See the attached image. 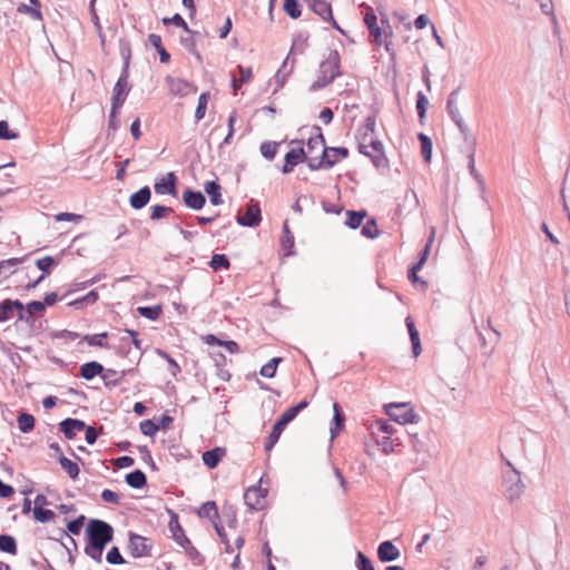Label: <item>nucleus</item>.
Here are the masks:
<instances>
[{
	"instance_id": "nucleus-1",
	"label": "nucleus",
	"mask_w": 570,
	"mask_h": 570,
	"mask_svg": "<svg viewBox=\"0 0 570 570\" xmlns=\"http://www.w3.org/2000/svg\"><path fill=\"white\" fill-rule=\"evenodd\" d=\"M306 147V163L311 169L328 168L337 163V158L330 157L328 148H326L325 139L321 132L311 136Z\"/></svg>"
},
{
	"instance_id": "nucleus-2",
	"label": "nucleus",
	"mask_w": 570,
	"mask_h": 570,
	"mask_svg": "<svg viewBox=\"0 0 570 570\" xmlns=\"http://www.w3.org/2000/svg\"><path fill=\"white\" fill-rule=\"evenodd\" d=\"M367 128L371 131V134H365L363 136L362 141L360 142L358 146V151L371 158L375 167H386L387 158L384 154V146L379 139H375L372 136L374 131V121L371 119H367Z\"/></svg>"
},
{
	"instance_id": "nucleus-3",
	"label": "nucleus",
	"mask_w": 570,
	"mask_h": 570,
	"mask_svg": "<svg viewBox=\"0 0 570 570\" xmlns=\"http://www.w3.org/2000/svg\"><path fill=\"white\" fill-rule=\"evenodd\" d=\"M307 405H308V402L304 400V401L299 402L297 405L287 409L282 414L279 420L274 424L272 432L266 438L265 445H264L265 451L269 452L274 448V445L278 442L286 425L289 422H292L295 419V416Z\"/></svg>"
},
{
	"instance_id": "nucleus-4",
	"label": "nucleus",
	"mask_w": 570,
	"mask_h": 570,
	"mask_svg": "<svg viewBox=\"0 0 570 570\" xmlns=\"http://www.w3.org/2000/svg\"><path fill=\"white\" fill-rule=\"evenodd\" d=\"M340 75V59L336 52L331 55L320 66L318 79L313 83L312 88H323L331 83Z\"/></svg>"
},
{
	"instance_id": "nucleus-5",
	"label": "nucleus",
	"mask_w": 570,
	"mask_h": 570,
	"mask_svg": "<svg viewBox=\"0 0 570 570\" xmlns=\"http://www.w3.org/2000/svg\"><path fill=\"white\" fill-rule=\"evenodd\" d=\"M268 490L262 487V479L256 485L249 487L244 493V502L249 511H263L267 507Z\"/></svg>"
},
{
	"instance_id": "nucleus-6",
	"label": "nucleus",
	"mask_w": 570,
	"mask_h": 570,
	"mask_svg": "<svg viewBox=\"0 0 570 570\" xmlns=\"http://www.w3.org/2000/svg\"><path fill=\"white\" fill-rule=\"evenodd\" d=\"M88 534L91 544L106 547L112 540V528L105 521L91 520Z\"/></svg>"
},
{
	"instance_id": "nucleus-7",
	"label": "nucleus",
	"mask_w": 570,
	"mask_h": 570,
	"mask_svg": "<svg viewBox=\"0 0 570 570\" xmlns=\"http://www.w3.org/2000/svg\"><path fill=\"white\" fill-rule=\"evenodd\" d=\"M386 414L400 424L414 423L416 414L409 403H391L385 406Z\"/></svg>"
},
{
	"instance_id": "nucleus-8",
	"label": "nucleus",
	"mask_w": 570,
	"mask_h": 570,
	"mask_svg": "<svg viewBox=\"0 0 570 570\" xmlns=\"http://www.w3.org/2000/svg\"><path fill=\"white\" fill-rule=\"evenodd\" d=\"M129 92L128 88V73L126 71L119 77L117 82L115 83L111 97V110L110 116L115 118L118 114V110L125 104L127 96Z\"/></svg>"
},
{
	"instance_id": "nucleus-9",
	"label": "nucleus",
	"mask_w": 570,
	"mask_h": 570,
	"mask_svg": "<svg viewBox=\"0 0 570 570\" xmlns=\"http://www.w3.org/2000/svg\"><path fill=\"white\" fill-rule=\"evenodd\" d=\"M128 549L134 558H142L150 556L151 546L147 543V538L131 533Z\"/></svg>"
},
{
	"instance_id": "nucleus-10",
	"label": "nucleus",
	"mask_w": 570,
	"mask_h": 570,
	"mask_svg": "<svg viewBox=\"0 0 570 570\" xmlns=\"http://www.w3.org/2000/svg\"><path fill=\"white\" fill-rule=\"evenodd\" d=\"M297 146L293 147L286 155H285V164L282 168V171L284 174H289L293 171L294 167L303 161H306V155L305 149L301 145V142H296Z\"/></svg>"
},
{
	"instance_id": "nucleus-11",
	"label": "nucleus",
	"mask_w": 570,
	"mask_h": 570,
	"mask_svg": "<svg viewBox=\"0 0 570 570\" xmlns=\"http://www.w3.org/2000/svg\"><path fill=\"white\" fill-rule=\"evenodd\" d=\"M364 23L368 28L370 35L373 37L375 45L381 46L383 43V36L381 28L377 26V17L372 7L366 6Z\"/></svg>"
},
{
	"instance_id": "nucleus-12",
	"label": "nucleus",
	"mask_w": 570,
	"mask_h": 570,
	"mask_svg": "<svg viewBox=\"0 0 570 570\" xmlns=\"http://www.w3.org/2000/svg\"><path fill=\"white\" fill-rule=\"evenodd\" d=\"M312 9L324 21L331 22L333 28H335L338 31H342V29L333 18L332 6L327 0H313Z\"/></svg>"
},
{
	"instance_id": "nucleus-13",
	"label": "nucleus",
	"mask_w": 570,
	"mask_h": 570,
	"mask_svg": "<svg viewBox=\"0 0 570 570\" xmlns=\"http://www.w3.org/2000/svg\"><path fill=\"white\" fill-rule=\"evenodd\" d=\"M167 82L170 92L175 96L184 97L197 91V88L194 85L180 78L167 77Z\"/></svg>"
},
{
	"instance_id": "nucleus-14",
	"label": "nucleus",
	"mask_w": 570,
	"mask_h": 570,
	"mask_svg": "<svg viewBox=\"0 0 570 570\" xmlns=\"http://www.w3.org/2000/svg\"><path fill=\"white\" fill-rule=\"evenodd\" d=\"M261 222V208L257 204L249 205L243 215L237 216V223L243 226L254 227Z\"/></svg>"
},
{
	"instance_id": "nucleus-15",
	"label": "nucleus",
	"mask_w": 570,
	"mask_h": 570,
	"mask_svg": "<svg viewBox=\"0 0 570 570\" xmlns=\"http://www.w3.org/2000/svg\"><path fill=\"white\" fill-rule=\"evenodd\" d=\"M17 12L20 14L29 16L32 20L42 21L43 16L41 12V2L39 0H29V4L20 3L17 7Z\"/></svg>"
},
{
	"instance_id": "nucleus-16",
	"label": "nucleus",
	"mask_w": 570,
	"mask_h": 570,
	"mask_svg": "<svg viewBox=\"0 0 570 570\" xmlns=\"http://www.w3.org/2000/svg\"><path fill=\"white\" fill-rule=\"evenodd\" d=\"M86 429V424L81 420L77 419H66L60 423V431L65 434V436L69 440L73 439L78 432H81Z\"/></svg>"
},
{
	"instance_id": "nucleus-17",
	"label": "nucleus",
	"mask_w": 570,
	"mask_h": 570,
	"mask_svg": "<svg viewBox=\"0 0 570 570\" xmlns=\"http://www.w3.org/2000/svg\"><path fill=\"white\" fill-rule=\"evenodd\" d=\"M155 191L159 195L170 194L176 195V176L174 173H168L159 181L155 184Z\"/></svg>"
},
{
	"instance_id": "nucleus-18",
	"label": "nucleus",
	"mask_w": 570,
	"mask_h": 570,
	"mask_svg": "<svg viewBox=\"0 0 570 570\" xmlns=\"http://www.w3.org/2000/svg\"><path fill=\"white\" fill-rule=\"evenodd\" d=\"M377 557L382 562H390L400 557V551L391 541H384L379 546Z\"/></svg>"
},
{
	"instance_id": "nucleus-19",
	"label": "nucleus",
	"mask_w": 570,
	"mask_h": 570,
	"mask_svg": "<svg viewBox=\"0 0 570 570\" xmlns=\"http://www.w3.org/2000/svg\"><path fill=\"white\" fill-rule=\"evenodd\" d=\"M150 196L149 187L145 186L130 196L129 204L134 209H141L149 203Z\"/></svg>"
},
{
	"instance_id": "nucleus-20",
	"label": "nucleus",
	"mask_w": 570,
	"mask_h": 570,
	"mask_svg": "<svg viewBox=\"0 0 570 570\" xmlns=\"http://www.w3.org/2000/svg\"><path fill=\"white\" fill-rule=\"evenodd\" d=\"M448 111L452 118V120L456 124L462 132L468 131V126L464 122V119L461 115L460 108L458 106L456 100L451 96L446 104Z\"/></svg>"
},
{
	"instance_id": "nucleus-21",
	"label": "nucleus",
	"mask_w": 570,
	"mask_h": 570,
	"mask_svg": "<svg viewBox=\"0 0 570 570\" xmlns=\"http://www.w3.org/2000/svg\"><path fill=\"white\" fill-rule=\"evenodd\" d=\"M226 450L223 448H215L203 453V462L209 469H215L222 459L225 456Z\"/></svg>"
},
{
	"instance_id": "nucleus-22",
	"label": "nucleus",
	"mask_w": 570,
	"mask_h": 570,
	"mask_svg": "<svg viewBox=\"0 0 570 570\" xmlns=\"http://www.w3.org/2000/svg\"><path fill=\"white\" fill-rule=\"evenodd\" d=\"M199 518L208 519L213 524L218 521L219 512L216 502L207 501L197 511Z\"/></svg>"
},
{
	"instance_id": "nucleus-23",
	"label": "nucleus",
	"mask_w": 570,
	"mask_h": 570,
	"mask_svg": "<svg viewBox=\"0 0 570 570\" xmlns=\"http://www.w3.org/2000/svg\"><path fill=\"white\" fill-rule=\"evenodd\" d=\"M185 204L193 209H200L206 203L205 196L200 191L186 190L183 195Z\"/></svg>"
},
{
	"instance_id": "nucleus-24",
	"label": "nucleus",
	"mask_w": 570,
	"mask_h": 570,
	"mask_svg": "<svg viewBox=\"0 0 570 570\" xmlns=\"http://www.w3.org/2000/svg\"><path fill=\"white\" fill-rule=\"evenodd\" d=\"M102 372V365L97 362L85 363L80 368V374L86 380H92L95 376L100 375Z\"/></svg>"
},
{
	"instance_id": "nucleus-25",
	"label": "nucleus",
	"mask_w": 570,
	"mask_h": 570,
	"mask_svg": "<svg viewBox=\"0 0 570 570\" xmlns=\"http://www.w3.org/2000/svg\"><path fill=\"white\" fill-rule=\"evenodd\" d=\"M126 482L134 489H140L146 485L147 478L142 471L136 470L126 475Z\"/></svg>"
},
{
	"instance_id": "nucleus-26",
	"label": "nucleus",
	"mask_w": 570,
	"mask_h": 570,
	"mask_svg": "<svg viewBox=\"0 0 570 570\" xmlns=\"http://www.w3.org/2000/svg\"><path fill=\"white\" fill-rule=\"evenodd\" d=\"M205 191L210 198L213 205H220L223 203L220 195V186L216 181H208L205 184Z\"/></svg>"
},
{
	"instance_id": "nucleus-27",
	"label": "nucleus",
	"mask_w": 570,
	"mask_h": 570,
	"mask_svg": "<svg viewBox=\"0 0 570 570\" xmlns=\"http://www.w3.org/2000/svg\"><path fill=\"white\" fill-rule=\"evenodd\" d=\"M59 463L72 480H76L78 478L80 469L76 462L69 460L68 458L61 454L59 456Z\"/></svg>"
},
{
	"instance_id": "nucleus-28",
	"label": "nucleus",
	"mask_w": 570,
	"mask_h": 570,
	"mask_svg": "<svg viewBox=\"0 0 570 570\" xmlns=\"http://www.w3.org/2000/svg\"><path fill=\"white\" fill-rule=\"evenodd\" d=\"M18 428L21 432L28 433L35 428V417L29 413H20L17 417Z\"/></svg>"
},
{
	"instance_id": "nucleus-29",
	"label": "nucleus",
	"mask_w": 570,
	"mask_h": 570,
	"mask_svg": "<svg viewBox=\"0 0 570 570\" xmlns=\"http://www.w3.org/2000/svg\"><path fill=\"white\" fill-rule=\"evenodd\" d=\"M434 238H435V228L432 227L428 243L421 254L419 262L415 264V269H422V267L424 266L425 262L428 261V258L430 256Z\"/></svg>"
},
{
	"instance_id": "nucleus-30",
	"label": "nucleus",
	"mask_w": 570,
	"mask_h": 570,
	"mask_svg": "<svg viewBox=\"0 0 570 570\" xmlns=\"http://www.w3.org/2000/svg\"><path fill=\"white\" fill-rule=\"evenodd\" d=\"M366 216V213L365 212H352V210H348L346 213V222L345 224L351 227V228H358L364 218Z\"/></svg>"
},
{
	"instance_id": "nucleus-31",
	"label": "nucleus",
	"mask_w": 570,
	"mask_h": 570,
	"mask_svg": "<svg viewBox=\"0 0 570 570\" xmlns=\"http://www.w3.org/2000/svg\"><path fill=\"white\" fill-rule=\"evenodd\" d=\"M32 512H33V518L38 522H41V523H46V522L52 521L55 519V517H56V514H55V512L52 510L43 509V508H40V507H35L32 509Z\"/></svg>"
},
{
	"instance_id": "nucleus-32",
	"label": "nucleus",
	"mask_w": 570,
	"mask_h": 570,
	"mask_svg": "<svg viewBox=\"0 0 570 570\" xmlns=\"http://www.w3.org/2000/svg\"><path fill=\"white\" fill-rule=\"evenodd\" d=\"M0 550L10 554H16L17 543L14 538L7 534L0 535Z\"/></svg>"
},
{
	"instance_id": "nucleus-33",
	"label": "nucleus",
	"mask_w": 570,
	"mask_h": 570,
	"mask_svg": "<svg viewBox=\"0 0 570 570\" xmlns=\"http://www.w3.org/2000/svg\"><path fill=\"white\" fill-rule=\"evenodd\" d=\"M282 361L281 357H273L268 363L262 366L259 373L262 376L272 379L276 374L277 365Z\"/></svg>"
},
{
	"instance_id": "nucleus-34",
	"label": "nucleus",
	"mask_w": 570,
	"mask_h": 570,
	"mask_svg": "<svg viewBox=\"0 0 570 570\" xmlns=\"http://www.w3.org/2000/svg\"><path fill=\"white\" fill-rule=\"evenodd\" d=\"M209 92H203L198 98V104L195 111V118L197 121L205 117L207 104L209 100Z\"/></svg>"
},
{
	"instance_id": "nucleus-35",
	"label": "nucleus",
	"mask_w": 570,
	"mask_h": 570,
	"mask_svg": "<svg viewBox=\"0 0 570 570\" xmlns=\"http://www.w3.org/2000/svg\"><path fill=\"white\" fill-rule=\"evenodd\" d=\"M283 9L293 19L301 17L302 11L297 0H285Z\"/></svg>"
},
{
	"instance_id": "nucleus-36",
	"label": "nucleus",
	"mask_w": 570,
	"mask_h": 570,
	"mask_svg": "<svg viewBox=\"0 0 570 570\" xmlns=\"http://www.w3.org/2000/svg\"><path fill=\"white\" fill-rule=\"evenodd\" d=\"M137 311L141 316L151 321L157 320L161 314V307L159 305L138 307Z\"/></svg>"
},
{
	"instance_id": "nucleus-37",
	"label": "nucleus",
	"mask_w": 570,
	"mask_h": 570,
	"mask_svg": "<svg viewBox=\"0 0 570 570\" xmlns=\"http://www.w3.org/2000/svg\"><path fill=\"white\" fill-rule=\"evenodd\" d=\"M419 140L421 141V149H422V155H423L424 159L426 161H430L431 156H432L431 139L426 135L421 132V134H419Z\"/></svg>"
},
{
	"instance_id": "nucleus-38",
	"label": "nucleus",
	"mask_w": 570,
	"mask_h": 570,
	"mask_svg": "<svg viewBox=\"0 0 570 570\" xmlns=\"http://www.w3.org/2000/svg\"><path fill=\"white\" fill-rule=\"evenodd\" d=\"M12 299H4L0 307V322H7L13 317Z\"/></svg>"
},
{
	"instance_id": "nucleus-39",
	"label": "nucleus",
	"mask_w": 570,
	"mask_h": 570,
	"mask_svg": "<svg viewBox=\"0 0 570 570\" xmlns=\"http://www.w3.org/2000/svg\"><path fill=\"white\" fill-rule=\"evenodd\" d=\"M278 144L275 141H265L261 145V154L266 159H273L277 153Z\"/></svg>"
},
{
	"instance_id": "nucleus-40",
	"label": "nucleus",
	"mask_w": 570,
	"mask_h": 570,
	"mask_svg": "<svg viewBox=\"0 0 570 570\" xmlns=\"http://www.w3.org/2000/svg\"><path fill=\"white\" fill-rule=\"evenodd\" d=\"M333 412H334L335 429H332V434L334 436L335 433L341 431L344 426V415L341 412L340 405L337 403L333 404Z\"/></svg>"
},
{
	"instance_id": "nucleus-41",
	"label": "nucleus",
	"mask_w": 570,
	"mask_h": 570,
	"mask_svg": "<svg viewBox=\"0 0 570 570\" xmlns=\"http://www.w3.org/2000/svg\"><path fill=\"white\" fill-rule=\"evenodd\" d=\"M523 488L524 485L522 484L520 478L518 476L515 482L507 489L509 500L514 501L515 499H518L521 495Z\"/></svg>"
},
{
	"instance_id": "nucleus-42",
	"label": "nucleus",
	"mask_w": 570,
	"mask_h": 570,
	"mask_svg": "<svg viewBox=\"0 0 570 570\" xmlns=\"http://www.w3.org/2000/svg\"><path fill=\"white\" fill-rule=\"evenodd\" d=\"M210 267L215 271L219 268H228L230 263L228 258L223 254H215L209 263Z\"/></svg>"
},
{
	"instance_id": "nucleus-43",
	"label": "nucleus",
	"mask_w": 570,
	"mask_h": 570,
	"mask_svg": "<svg viewBox=\"0 0 570 570\" xmlns=\"http://www.w3.org/2000/svg\"><path fill=\"white\" fill-rule=\"evenodd\" d=\"M108 336V334L101 333V334H95V335H87L85 336V341L90 346H99V347H107V343L105 342V338Z\"/></svg>"
},
{
	"instance_id": "nucleus-44",
	"label": "nucleus",
	"mask_w": 570,
	"mask_h": 570,
	"mask_svg": "<svg viewBox=\"0 0 570 570\" xmlns=\"http://www.w3.org/2000/svg\"><path fill=\"white\" fill-rule=\"evenodd\" d=\"M163 23L164 24L173 23L176 27L183 28L186 32L191 33V30L189 29L186 21L183 19V17L179 13H175L171 18H164Z\"/></svg>"
},
{
	"instance_id": "nucleus-45",
	"label": "nucleus",
	"mask_w": 570,
	"mask_h": 570,
	"mask_svg": "<svg viewBox=\"0 0 570 570\" xmlns=\"http://www.w3.org/2000/svg\"><path fill=\"white\" fill-rule=\"evenodd\" d=\"M362 234L368 238H375L379 236L380 230L374 219H370L363 226Z\"/></svg>"
},
{
	"instance_id": "nucleus-46",
	"label": "nucleus",
	"mask_w": 570,
	"mask_h": 570,
	"mask_svg": "<svg viewBox=\"0 0 570 570\" xmlns=\"http://www.w3.org/2000/svg\"><path fill=\"white\" fill-rule=\"evenodd\" d=\"M18 138V132L10 130L9 124L6 120L0 121V139L12 140Z\"/></svg>"
},
{
	"instance_id": "nucleus-47",
	"label": "nucleus",
	"mask_w": 570,
	"mask_h": 570,
	"mask_svg": "<svg viewBox=\"0 0 570 570\" xmlns=\"http://www.w3.org/2000/svg\"><path fill=\"white\" fill-rule=\"evenodd\" d=\"M173 209L170 207H166L163 205H155L151 207L150 218L153 220L160 219L165 217L166 215L170 214Z\"/></svg>"
},
{
	"instance_id": "nucleus-48",
	"label": "nucleus",
	"mask_w": 570,
	"mask_h": 570,
	"mask_svg": "<svg viewBox=\"0 0 570 570\" xmlns=\"http://www.w3.org/2000/svg\"><path fill=\"white\" fill-rule=\"evenodd\" d=\"M356 567L358 570H375L372 561L361 551L357 552Z\"/></svg>"
},
{
	"instance_id": "nucleus-49",
	"label": "nucleus",
	"mask_w": 570,
	"mask_h": 570,
	"mask_svg": "<svg viewBox=\"0 0 570 570\" xmlns=\"http://www.w3.org/2000/svg\"><path fill=\"white\" fill-rule=\"evenodd\" d=\"M104 549H105V547H102V546H95V544L90 543L88 547H86L85 551L95 561L101 562Z\"/></svg>"
},
{
	"instance_id": "nucleus-50",
	"label": "nucleus",
	"mask_w": 570,
	"mask_h": 570,
	"mask_svg": "<svg viewBox=\"0 0 570 570\" xmlns=\"http://www.w3.org/2000/svg\"><path fill=\"white\" fill-rule=\"evenodd\" d=\"M159 428L151 420H145L140 423V431L142 434L153 436L158 432Z\"/></svg>"
},
{
	"instance_id": "nucleus-51",
	"label": "nucleus",
	"mask_w": 570,
	"mask_h": 570,
	"mask_svg": "<svg viewBox=\"0 0 570 570\" xmlns=\"http://www.w3.org/2000/svg\"><path fill=\"white\" fill-rule=\"evenodd\" d=\"M284 237L282 239V245L284 249H291L294 246V236L292 235L288 223L285 222L283 225Z\"/></svg>"
},
{
	"instance_id": "nucleus-52",
	"label": "nucleus",
	"mask_w": 570,
	"mask_h": 570,
	"mask_svg": "<svg viewBox=\"0 0 570 570\" xmlns=\"http://www.w3.org/2000/svg\"><path fill=\"white\" fill-rule=\"evenodd\" d=\"M106 560L110 564H121L125 562L117 547H114L109 550V552L106 556Z\"/></svg>"
},
{
	"instance_id": "nucleus-53",
	"label": "nucleus",
	"mask_w": 570,
	"mask_h": 570,
	"mask_svg": "<svg viewBox=\"0 0 570 570\" xmlns=\"http://www.w3.org/2000/svg\"><path fill=\"white\" fill-rule=\"evenodd\" d=\"M83 521H85V517L80 515L79 518L68 522V524H67L68 531L73 535H78L81 532Z\"/></svg>"
},
{
	"instance_id": "nucleus-54",
	"label": "nucleus",
	"mask_w": 570,
	"mask_h": 570,
	"mask_svg": "<svg viewBox=\"0 0 570 570\" xmlns=\"http://www.w3.org/2000/svg\"><path fill=\"white\" fill-rule=\"evenodd\" d=\"M213 525H214L218 537L220 538L222 542L225 544L226 552L232 553L233 552V548H232V546L229 543L227 534L224 531V528L218 523V521L215 522Z\"/></svg>"
},
{
	"instance_id": "nucleus-55",
	"label": "nucleus",
	"mask_w": 570,
	"mask_h": 570,
	"mask_svg": "<svg viewBox=\"0 0 570 570\" xmlns=\"http://www.w3.org/2000/svg\"><path fill=\"white\" fill-rule=\"evenodd\" d=\"M420 269H415V265L410 269V273H409V279L413 283V284H419L421 289L422 291H425L428 288V282L422 279L421 277L417 276V272Z\"/></svg>"
},
{
	"instance_id": "nucleus-56",
	"label": "nucleus",
	"mask_w": 570,
	"mask_h": 570,
	"mask_svg": "<svg viewBox=\"0 0 570 570\" xmlns=\"http://www.w3.org/2000/svg\"><path fill=\"white\" fill-rule=\"evenodd\" d=\"M45 308V304L40 301H32L26 306L27 313L31 316L43 312Z\"/></svg>"
},
{
	"instance_id": "nucleus-57",
	"label": "nucleus",
	"mask_w": 570,
	"mask_h": 570,
	"mask_svg": "<svg viewBox=\"0 0 570 570\" xmlns=\"http://www.w3.org/2000/svg\"><path fill=\"white\" fill-rule=\"evenodd\" d=\"M82 219V216L81 215H78V214H72V213H59L55 216V220L56 222H63V220H68V222H73V223H78Z\"/></svg>"
},
{
	"instance_id": "nucleus-58",
	"label": "nucleus",
	"mask_w": 570,
	"mask_h": 570,
	"mask_svg": "<svg viewBox=\"0 0 570 570\" xmlns=\"http://www.w3.org/2000/svg\"><path fill=\"white\" fill-rule=\"evenodd\" d=\"M101 499L105 502L114 503V504H118L119 500H120L119 495L115 491L109 490V489H106L101 492Z\"/></svg>"
},
{
	"instance_id": "nucleus-59",
	"label": "nucleus",
	"mask_w": 570,
	"mask_h": 570,
	"mask_svg": "<svg viewBox=\"0 0 570 570\" xmlns=\"http://www.w3.org/2000/svg\"><path fill=\"white\" fill-rule=\"evenodd\" d=\"M426 105H428V99L425 98V96L422 92H420L417 95V100H416V109H417L420 118H423L425 116Z\"/></svg>"
},
{
	"instance_id": "nucleus-60",
	"label": "nucleus",
	"mask_w": 570,
	"mask_h": 570,
	"mask_svg": "<svg viewBox=\"0 0 570 570\" xmlns=\"http://www.w3.org/2000/svg\"><path fill=\"white\" fill-rule=\"evenodd\" d=\"M238 71H239V82L240 83H246V82L250 81V79L253 78V71H252L250 67L238 66Z\"/></svg>"
},
{
	"instance_id": "nucleus-61",
	"label": "nucleus",
	"mask_w": 570,
	"mask_h": 570,
	"mask_svg": "<svg viewBox=\"0 0 570 570\" xmlns=\"http://www.w3.org/2000/svg\"><path fill=\"white\" fill-rule=\"evenodd\" d=\"M134 463H135V460H134L131 456H128V455L119 456V458H117V459L114 461V464H115L118 469L129 468V466L134 465Z\"/></svg>"
},
{
	"instance_id": "nucleus-62",
	"label": "nucleus",
	"mask_w": 570,
	"mask_h": 570,
	"mask_svg": "<svg viewBox=\"0 0 570 570\" xmlns=\"http://www.w3.org/2000/svg\"><path fill=\"white\" fill-rule=\"evenodd\" d=\"M411 337V342H412V347H413V354L414 356H419L422 352V346H421V342H420V335H419V331L415 332V333H412L410 335Z\"/></svg>"
},
{
	"instance_id": "nucleus-63",
	"label": "nucleus",
	"mask_w": 570,
	"mask_h": 570,
	"mask_svg": "<svg viewBox=\"0 0 570 570\" xmlns=\"http://www.w3.org/2000/svg\"><path fill=\"white\" fill-rule=\"evenodd\" d=\"M36 264L40 271L48 272L51 268V266L53 265V259L50 256H46V257L39 258Z\"/></svg>"
},
{
	"instance_id": "nucleus-64",
	"label": "nucleus",
	"mask_w": 570,
	"mask_h": 570,
	"mask_svg": "<svg viewBox=\"0 0 570 570\" xmlns=\"http://www.w3.org/2000/svg\"><path fill=\"white\" fill-rule=\"evenodd\" d=\"M376 428L380 432L386 434V436H390L394 432L393 426L385 420L376 421Z\"/></svg>"
}]
</instances>
